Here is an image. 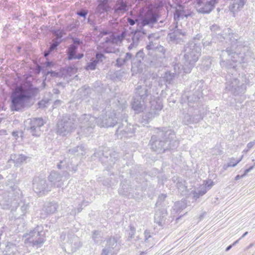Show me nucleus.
Here are the masks:
<instances>
[{
    "label": "nucleus",
    "instance_id": "obj_1",
    "mask_svg": "<svg viewBox=\"0 0 255 255\" xmlns=\"http://www.w3.org/2000/svg\"><path fill=\"white\" fill-rule=\"evenodd\" d=\"M236 45H232V49L227 48L226 50H222L220 54V65L228 73L226 76V89L235 95L244 94L246 90L247 80L241 81L238 77L237 63H242L248 61V56L244 52L238 53L233 51Z\"/></svg>",
    "mask_w": 255,
    "mask_h": 255
},
{
    "label": "nucleus",
    "instance_id": "obj_2",
    "mask_svg": "<svg viewBox=\"0 0 255 255\" xmlns=\"http://www.w3.org/2000/svg\"><path fill=\"white\" fill-rule=\"evenodd\" d=\"M151 87H148L147 85L138 86L135 91V95L133 98L132 102V108L136 113L138 114L143 112L145 110V102L146 101L147 97L149 95L150 98V108L146 110V113L143 116L142 119L148 123L149 120H151L155 116L159 115V112L163 108L162 99L158 96V91L155 89V92H153L150 93Z\"/></svg>",
    "mask_w": 255,
    "mask_h": 255
},
{
    "label": "nucleus",
    "instance_id": "obj_3",
    "mask_svg": "<svg viewBox=\"0 0 255 255\" xmlns=\"http://www.w3.org/2000/svg\"><path fill=\"white\" fill-rule=\"evenodd\" d=\"M0 206L3 209H11L14 211L17 207L18 204L20 205V211L22 216L25 215L29 209V203L21 202L18 200L21 196V192L19 189L13 186L12 185H3L0 186Z\"/></svg>",
    "mask_w": 255,
    "mask_h": 255
},
{
    "label": "nucleus",
    "instance_id": "obj_4",
    "mask_svg": "<svg viewBox=\"0 0 255 255\" xmlns=\"http://www.w3.org/2000/svg\"><path fill=\"white\" fill-rule=\"evenodd\" d=\"M152 150L161 153L166 150L176 148L179 144L174 131L167 128H158L156 135L151 136L150 140Z\"/></svg>",
    "mask_w": 255,
    "mask_h": 255
},
{
    "label": "nucleus",
    "instance_id": "obj_5",
    "mask_svg": "<svg viewBox=\"0 0 255 255\" xmlns=\"http://www.w3.org/2000/svg\"><path fill=\"white\" fill-rule=\"evenodd\" d=\"M201 46L200 43L190 41L187 43L181 53L183 55L184 65L177 64L174 66V69L176 74L182 72L189 73L195 66L201 55Z\"/></svg>",
    "mask_w": 255,
    "mask_h": 255
},
{
    "label": "nucleus",
    "instance_id": "obj_6",
    "mask_svg": "<svg viewBox=\"0 0 255 255\" xmlns=\"http://www.w3.org/2000/svg\"><path fill=\"white\" fill-rule=\"evenodd\" d=\"M81 131L86 135L92 132L96 124L100 127H110L114 126L117 123V118L115 113L102 116L98 118L91 116L90 115L84 114L79 119Z\"/></svg>",
    "mask_w": 255,
    "mask_h": 255
},
{
    "label": "nucleus",
    "instance_id": "obj_7",
    "mask_svg": "<svg viewBox=\"0 0 255 255\" xmlns=\"http://www.w3.org/2000/svg\"><path fill=\"white\" fill-rule=\"evenodd\" d=\"M38 92V89L31 84L17 87L10 97L11 110L19 111L24 108L29 100L35 97Z\"/></svg>",
    "mask_w": 255,
    "mask_h": 255
},
{
    "label": "nucleus",
    "instance_id": "obj_8",
    "mask_svg": "<svg viewBox=\"0 0 255 255\" xmlns=\"http://www.w3.org/2000/svg\"><path fill=\"white\" fill-rule=\"evenodd\" d=\"M196 91L193 94H189L186 96L187 100V105L190 107L188 109V113L184 115L183 123L188 125L189 124L196 123L202 120L203 115L201 113L200 110L195 109L193 113V108L196 106H198L199 100L202 97V92Z\"/></svg>",
    "mask_w": 255,
    "mask_h": 255
},
{
    "label": "nucleus",
    "instance_id": "obj_9",
    "mask_svg": "<svg viewBox=\"0 0 255 255\" xmlns=\"http://www.w3.org/2000/svg\"><path fill=\"white\" fill-rule=\"evenodd\" d=\"M24 243L37 248L41 247L45 241V234L42 226H37L33 230L23 235Z\"/></svg>",
    "mask_w": 255,
    "mask_h": 255
},
{
    "label": "nucleus",
    "instance_id": "obj_10",
    "mask_svg": "<svg viewBox=\"0 0 255 255\" xmlns=\"http://www.w3.org/2000/svg\"><path fill=\"white\" fill-rule=\"evenodd\" d=\"M152 42L146 46V49L149 51L148 54L151 56L150 65L155 67H161L165 61V49L162 46L153 47Z\"/></svg>",
    "mask_w": 255,
    "mask_h": 255
},
{
    "label": "nucleus",
    "instance_id": "obj_11",
    "mask_svg": "<svg viewBox=\"0 0 255 255\" xmlns=\"http://www.w3.org/2000/svg\"><path fill=\"white\" fill-rule=\"evenodd\" d=\"M77 126L74 118L64 117L57 123V132L59 135L66 136L73 132Z\"/></svg>",
    "mask_w": 255,
    "mask_h": 255
},
{
    "label": "nucleus",
    "instance_id": "obj_12",
    "mask_svg": "<svg viewBox=\"0 0 255 255\" xmlns=\"http://www.w3.org/2000/svg\"><path fill=\"white\" fill-rule=\"evenodd\" d=\"M66 170L62 171V173L58 171H52L48 176V181L50 185H51V188L54 186L57 188L61 187L63 185V182L69 177V174L67 166L66 167Z\"/></svg>",
    "mask_w": 255,
    "mask_h": 255
},
{
    "label": "nucleus",
    "instance_id": "obj_13",
    "mask_svg": "<svg viewBox=\"0 0 255 255\" xmlns=\"http://www.w3.org/2000/svg\"><path fill=\"white\" fill-rule=\"evenodd\" d=\"M61 242L66 247L71 248L72 252H75L82 246L80 239L74 234L68 233L67 234L62 233L60 237Z\"/></svg>",
    "mask_w": 255,
    "mask_h": 255
},
{
    "label": "nucleus",
    "instance_id": "obj_14",
    "mask_svg": "<svg viewBox=\"0 0 255 255\" xmlns=\"http://www.w3.org/2000/svg\"><path fill=\"white\" fill-rule=\"evenodd\" d=\"M32 187L35 193L40 195L46 194L51 190V185L48 183L45 178L42 176L34 177Z\"/></svg>",
    "mask_w": 255,
    "mask_h": 255
},
{
    "label": "nucleus",
    "instance_id": "obj_15",
    "mask_svg": "<svg viewBox=\"0 0 255 255\" xmlns=\"http://www.w3.org/2000/svg\"><path fill=\"white\" fill-rule=\"evenodd\" d=\"M27 122L28 125L26 126V130L29 131L32 136H39L42 133L41 128L45 123L43 119L41 118H33Z\"/></svg>",
    "mask_w": 255,
    "mask_h": 255
},
{
    "label": "nucleus",
    "instance_id": "obj_16",
    "mask_svg": "<svg viewBox=\"0 0 255 255\" xmlns=\"http://www.w3.org/2000/svg\"><path fill=\"white\" fill-rule=\"evenodd\" d=\"M134 132V126L128 124L127 121L125 120L121 125L119 126L116 134L119 138L122 139L131 137Z\"/></svg>",
    "mask_w": 255,
    "mask_h": 255
},
{
    "label": "nucleus",
    "instance_id": "obj_17",
    "mask_svg": "<svg viewBox=\"0 0 255 255\" xmlns=\"http://www.w3.org/2000/svg\"><path fill=\"white\" fill-rule=\"evenodd\" d=\"M117 247V241L114 237H111L107 239V244L103 249L101 255H116L118 249Z\"/></svg>",
    "mask_w": 255,
    "mask_h": 255
},
{
    "label": "nucleus",
    "instance_id": "obj_18",
    "mask_svg": "<svg viewBox=\"0 0 255 255\" xmlns=\"http://www.w3.org/2000/svg\"><path fill=\"white\" fill-rule=\"evenodd\" d=\"M25 247L23 246H16L11 243H8L3 251V255H24Z\"/></svg>",
    "mask_w": 255,
    "mask_h": 255
},
{
    "label": "nucleus",
    "instance_id": "obj_19",
    "mask_svg": "<svg viewBox=\"0 0 255 255\" xmlns=\"http://www.w3.org/2000/svg\"><path fill=\"white\" fill-rule=\"evenodd\" d=\"M197 4L200 6L198 11L199 13L205 14L209 13L214 8L215 5L218 3L219 0H210L205 3H202L203 0H195Z\"/></svg>",
    "mask_w": 255,
    "mask_h": 255
},
{
    "label": "nucleus",
    "instance_id": "obj_20",
    "mask_svg": "<svg viewBox=\"0 0 255 255\" xmlns=\"http://www.w3.org/2000/svg\"><path fill=\"white\" fill-rule=\"evenodd\" d=\"M158 15L152 9H148L140 19L139 24L142 26L153 24L157 22Z\"/></svg>",
    "mask_w": 255,
    "mask_h": 255
},
{
    "label": "nucleus",
    "instance_id": "obj_21",
    "mask_svg": "<svg viewBox=\"0 0 255 255\" xmlns=\"http://www.w3.org/2000/svg\"><path fill=\"white\" fill-rule=\"evenodd\" d=\"M128 2L124 0H116L112 8L115 15L121 16L128 10Z\"/></svg>",
    "mask_w": 255,
    "mask_h": 255
},
{
    "label": "nucleus",
    "instance_id": "obj_22",
    "mask_svg": "<svg viewBox=\"0 0 255 255\" xmlns=\"http://www.w3.org/2000/svg\"><path fill=\"white\" fill-rule=\"evenodd\" d=\"M177 27V25H176L174 31L168 34L169 41L175 43L183 42V37L185 35V32L178 29Z\"/></svg>",
    "mask_w": 255,
    "mask_h": 255
},
{
    "label": "nucleus",
    "instance_id": "obj_23",
    "mask_svg": "<svg viewBox=\"0 0 255 255\" xmlns=\"http://www.w3.org/2000/svg\"><path fill=\"white\" fill-rule=\"evenodd\" d=\"M167 215L166 209L161 208L156 211L154 215V222L159 226L162 227L165 224V219Z\"/></svg>",
    "mask_w": 255,
    "mask_h": 255
},
{
    "label": "nucleus",
    "instance_id": "obj_24",
    "mask_svg": "<svg viewBox=\"0 0 255 255\" xmlns=\"http://www.w3.org/2000/svg\"><path fill=\"white\" fill-rule=\"evenodd\" d=\"M214 183L211 180L206 181V183L203 185L200 190L194 191L193 193L194 198L196 199L199 198L200 196L204 195L208 190H209L213 185Z\"/></svg>",
    "mask_w": 255,
    "mask_h": 255
},
{
    "label": "nucleus",
    "instance_id": "obj_25",
    "mask_svg": "<svg viewBox=\"0 0 255 255\" xmlns=\"http://www.w3.org/2000/svg\"><path fill=\"white\" fill-rule=\"evenodd\" d=\"M111 8L108 0H100L96 8L95 12L96 13L101 14L108 12Z\"/></svg>",
    "mask_w": 255,
    "mask_h": 255
},
{
    "label": "nucleus",
    "instance_id": "obj_26",
    "mask_svg": "<svg viewBox=\"0 0 255 255\" xmlns=\"http://www.w3.org/2000/svg\"><path fill=\"white\" fill-rule=\"evenodd\" d=\"M27 157L23 154H11L8 162H12L15 164V166H20L24 161H25Z\"/></svg>",
    "mask_w": 255,
    "mask_h": 255
},
{
    "label": "nucleus",
    "instance_id": "obj_27",
    "mask_svg": "<svg viewBox=\"0 0 255 255\" xmlns=\"http://www.w3.org/2000/svg\"><path fill=\"white\" fill-rule=\"evenodd\" d=\"M126 31L124 30L120 34L116 36H111L106 38V44L121 42L125 37Z\"/></svg>",
    "mask_w": 255,
    "mask_h": 255
},
{
    "label": "nucleus",
    "instance_id": "obj_28",
    "mask_svg": "<svg viewBox=\"0 0 255 255\" xmlns=\"http://www.w3.org/2000/svg\"><path fill=\"white\" fill-rule=\"evenodd\" d=\"M143 36L141 35V32L135 30L132 37V42L129 45L128 49L131 50L135 48L138 45L140 40H141Z\"/></svg>",
    "mask_w": 255,
    "mask_h": 255
},
{
    "label": "nucleus",
    "instance_id": "obj_29",
    "mask_svg": "<svg viewBox=\"0 0 255 255\" xmlns=\"http://www.w3.org/2000/svg\"><path fill=\"white\" fill-rule=\"evenodd\" d=\"M124 182H125V181L121 183V187L119 189V193L128 198H133V194L130 192L131 188L128 185L125 184Z\"/></svg>",
    "mask_w": 255,
    "mask_h": 255
},
{
    "label": "nucleus",
    "instance_id": "obj_30",
    "mask_svg": "<svg viewBox=\"0 0 255 255\" xmlns=\"http://www.w3.org/2000/svg\"><path fill=\"white\" fill-rule=\"evenodd\" d=\"M58 205L56 202H49L47 203L44 206L43 211L46 213L47 215H50L55 213L58 208Z\"/></svg>",
    "mask_w": 255,
    "mask_h": 255
},
{
    "label": "nucleus",
    "instance_id": "obj_31",
    "mask_svg": "<svg viewBox=\"0 0 255 255\" xmlns=\"http://www.w3.org/2000/svg\"><path fill=\"white\" fill-rule=\"evenodd\" d=\"M187 204L185 200H181L175 203L171 211L172 214H175L180 212L186 207Z\"/></svg>",
    "mask_w": 255,
    "mask_h": 255
},
{
    "label": "nucleus",
    "instance_id": "obj_32",
    "mask_svg": "<svg viewBox=\"0 0 255 255\" xmlns=\"http://www.w3.org/2000/svg\"><path fill=\"white\" fill-rule=\"evenodd\" d=\"M144 243L145 246L148 248H151L154 245V242L152 237L151 233L147 230L144 232Z\"/></svg>",
    "mask_w": 255,
    "mask_h": 255
},
{
    "label": "nucleus",
    "instance_id": "obj_33",
    "mask_svg": "<svg viewBox=\"0 0 255 255\" xmlns=\"http://www.w3.org/2000/svg\"><path fill=\"white\" fill-rule=\"evenodd\" d=\"M174 182L175 180L173 179ZM176 181V187L179 190L181 191L182 194H184L186 191L187 187L185 186V182L182 179L180 178H177Z\"/></svg>",
    "mask_w": 255,
    "mask_h": 255
},
{
    "label": "nucleus",
    "instance_id": "obj_34",
    "mask_svg": "<svg viewBox=\"0 0 255 255\" xmlns=\"http://www.w3.org/2000/svg\"><path fill=\"white\" fill-rule=\"evenodd\" d=\"M78 49L77 45H70L67 51L68 58L69 60H73L76 55V51Z\"/></svg>",
    "mask_w": 255,
    "mask_h": 255
},
{
    "label": "nucleus",
    "instance_id": "obj_35",
    "mask_svg": "<svg viewBox=\"0 0 255 255\" xmlns=\"http://www.w3.org/2000/svg\"><path fill=\"white\" fill-rule=\"evenodd\" d=\"M69 152L72 154H75L77 153V155L85 154V147L83 145L77 146L73 149H69Z\"/></svg>",
    "mask_w": 255,
    "mask_h": 255
},
{
    "label": "nucleus",
    "instance_id": "obj_36",
    "mask_svg": "<svg viewBox=\"0 0 255 255\" xmlns=\"http://www.w3.org/2000/svg\"><path fill=\"white\" fill-rule=\"evenodd\" d=\"M240 161L241 159L236 160L234 157H232L229 159V163L223 165V168L226 170L229 167H235Z\"/></svg>",
    "mask_w": 255,
    "mask_h": 255
},
{
    "label": "nucleus",
    "instance_id": "obj_37",
    "mask_svg": "<svg viewBox=\"0 0 255 255\" xmlns=\"http://www.w3.org/2000/svg\"><path fill=\"white\" fill-rule=\"evenodd\" d=\"M144 57V54L143 52V50H139L138 52L136 53L135 57L133 60L132 64L135 65L137 62V66L138 64L140 63L141 61L143 60Z\"/></svg>",
    "mask_w": 255,
    "mask_h": 255
},
{
    "label": "nucleus",
    "instance_id": "obj_38",
    "mask_svg": "<svg viewBox=\"0 0 255 255\" xmlns=\"http://www.w3.org/2000/svg\"><path fill=\"white\" fill-rule=\"evenodd\" d=\"M114 43L106 44V40L102 44V46L104 48L103 51L105 53H113L115 52V49L112 46Z\"/></svg>",
    "mask_w": 255,
    "mask_h": 255
},
{
    "label": "nucleus",
    "instance_id": "obj_39",
    "mask_svg": "<svg viewBox=\"0 0 255 255\" xmlns=\"http://www.w3.org/2000/svg\"><path fill=\"white\" fill-rule=\"evenodd\" d=\"M187 17V15L185 14V12L183 10L177 9L175 10V12L174 15V18L175 20L179 19V18H184V17Z\"/></svg>",
    "mask_w": 255,
    "mask_h": 255
},
{
    "label": "nucleus",
    "instance_id": "obj_40",
    "mask_svg": "<svg viewBox=\"0 0 255 255\" xmlns=\"http://www.w3.org/2000/svg\"><path fill=\"white\" fill-rule=\"evenodd\" d=\"M53 34L55 36V40L59 41L63 36L65 34L63 30H54L52 31Z\"/></svg>",
    "mask_w": 255,
    "mask_h": 255
},
{
    "label": "nucleus",
    "instance_id": "obj_41",
    "mask_svg": "<svg viewBox=\"0 0 255 255\" xmlns=\"http://www.w3.org/2000/svg\"><path fill=\"white\" fill-rule=\"evenodd\" d=\"M174 77V75L170 72H166L163 77H162L164 83H170Z\"/></svg>",
    "mask_w": 255,
    "mask_h": 255
},
{
    "label": "nucleus",
    "instance_id": "obj_42",
    "mask_svg": "<svg viewBox=\"0 0 255 255\" xmlns=\"http://www.w3.org/2000/svg\"><path fill=\"white\" fill-rule=\"evenodd\" d=\"M101 238L100 232L98 231H94L93 232L92 238L94 242L96 244L100 243V238Z\"/></svg>",
    "mask_w": 255,
    "mask_h": 255
},
{
    "label": "nucleus",
    "instance_id": "obj_43",
    "mask_svg": "<svg viewBox=\"0 0 255 255\" xmlns=\"http://www.w3.org/2000/svg\"><path fill=\"white\" fill-rule=\"evenodd\" d=\"M166 197H167L166 194H161L159 195L158 197L157 201L156 203V206H158L162 205V203L164 202V201L165 200V199Z\"/></svg>",
    "mask_w": 255,
    "mask_h": 255
},
{
    "label": "nucleus",
    "instance_id": "obj_44",
    "mask_svg": "<svg viewBox=\"0 0 255 255\" xmlns=\"http://www.w3.org/2000/svg\"><path fill=\"white\" fill-rule=\"evenodd\" d=\"M97 63L98 62L96 60H93L91 62L88 63L86 66V69L91 70H93L95 69Z\"/></svg>",
    "mask_w": 255,
    "mask_h": 255
},
{
    "label": "nucleus",
    "instance_id": "obj_45",
    "mask_svg": "<svg viewBox=\"0 0 255 255\" xmlns=\"http://www.w3.org/2000/svg\"><path fill=\"white\" fill-rule=\"evenodd\" d=\"M135 233V228L131 225L129 226V230L128 231V239H132Z\"/></svg>",
    "mask_w": 255,
    "mask_h": 255
},
{
    "label": "nucleus",
    "instance_id": "obj_46",
    "mask_svg": "<svg viewBox=\"0 0 255 255\" xmlns=\"http://www.w3.org/2000/svg\"><path fill=\"white\" fill-rule=\"evenodd\" d=\"M234 1L233 2V5L235 7L236 5L237 6V8H240L242 7L244 4V0H233Z\"/></svg>",
    "mask_w": 255,
    "mask_h": 255
},
{
    "label": "nucleus",
    "instance_id": "obj_47",
    "mask_svg": "<svg viewBox=\"0 0 255 255\" xmlns=\"http://www.w3.org/2000/svg\"><path fill=\"white\" fill-rule=\"evenodd\" d=\"M61 43V40L59 41H56L54 40V42L52 44H51L50 46L49 49L50 50V51H52L54 50H55L57 47Z\"/></svg>",
    "mask_w": 255,
    "mask_h": 255
},
{
    "label": "nucleus",
    "instance_id": "obj_48",
    "mask_svg": "<svg viewBox=\"0 0 255 255\" xmlns=\"http://www.w3.org/2000/svg\"><path fill=\"white\" fill-rule=\"evenodd\" d=\"M127 21L130 25H134L136 23H140L137 19H133L131 17H128Z\"/></svg>",
    "mask_w": 255,
    "mask_h": 255
},
{
    "label": "nucleus",
    "instance_id": "obj_49",
    "mask_svg": "<svg viewBox=\"0 0 255 255\" xmlns=\"http://www.w3.org/2000/svg\"><path fill=\"white\" fill-rule=\"evenodd\" d=\"M88 14V10L84 9H81L79 11L77 12V14L80 16L86 17V15Z\"/></svg>",
    "mask_w": 255,
    "mask_h": 255
},
{
    "label": "nucleus",
    "instance_id": "obj_50",
    "mask_svg": "<svg viewBox=\"0 0 255 255\" xmlns=\"http://www.w3.org/2000/svg\"><path fill=\"white\" fill-rule=\"evenodd\" d=\"M125 60L124 58L120 57L117 59V65L119 67L122 66L124 64L126 63Z\"/></svg>",
    "mask_w": 255,
    "mask_h": 255
},
{
    "label": "nucleus",
    "instance_id": "obj_51",
    "mask_svg": "<svg viewBox=\"0 0 255 255\" xmlns=\"http://www.w3.org/2000/svg\"><path fill=\"white\" fill-rule=\"evenodd\" d=\"M138 27H139V28H137L136 30L137 31V32H141V35L142 36H143L144 35L146 34V30H144L142 26H141V25L139 24V25H138Z\"/></svg>",
    "mask_w": 255,
    "mask_h": 255
},
{
    "label": "nucleus",
    "instance_id": "obj_52",
    "mask_svg": "<svg viewBox=\"0 0 255 255\" xmlns=\"http://www.w3.org/2000/svg\"><path fill=\"white\" fill-rule=\"evenodd\" d=\"M73 42L72 45H77V47L82 43V41L78 38H73Z\"/></svg>",
    "mask_w": 255,
    "mask_h": 255
},
{
    "label": "nucleus",
    "instance_id": "obj_53",
    "mask_svg": "<svg viewBox=\"0 0 255 255\" xmlns=\"http://www.w3.org/2000/svg\"><path fill=\"white\" fill-rule=\"evenodd\" d=\"M104 57V55L102 53H97L96 55V59L95 60H96L97 62H98L100 61H102V59Z\"/></svg>",
    "mask_w": 255,
    "mask_h": 255
},
{
    "label": "nucleus",
    "instance_id": "obj_54",
    "mask_svg": "<svg viewBox=\"0 0 255 255\" xmlns=\"http://www.w3.org/2000/svg\"><path fill=\"white\" fill-rule=\"evenodd\" d=\"M132 57V55L130 53H127L126 56L124 58L126 62L127 63L128 61L131 60Z\"/></svg>",
    "mask_w": 255,
    "mask_h": 255
},
{
    "label": "nucleus",
    "instance_id": "obj_55",
    "mask_svg": "<svg viewBox=\"0 0 255 255\" xmlns=\"http://www.w3.org/2000/svg\"><path fill=\"white\" fill-rule=\"evenodd\" d=\"M255 165V163L253 166H252L250 167H249V168L246 169L244 171V174H242V176H245L248 174V173H249L250 171H251L254 168Z\"/></svg>",
    "mask_w": 255,
    "mask_h": 255
},
{
    "label": "nucleus",
    "instance_id": "obj_56",
    "mask_svg": "<svg viewBox=\"0 0 255 255\" xmlns=\"http://www.w3.org/2000/svg\"><path fill=\"white\" fill-rule=\"evenodd\" d=\"M201 38V35L199 34H198L191 41H195V42L200 43L199 42V41Z\"/></svg>",
    "mask_w": 255,
    "mask_h": 255
},
{
    "label": "nucleus",
    "instance_id": "obj_57",
    "mask_svg": "<svg viewBox=\"0 0 255 255\" xmlns=\"http://www.w3.org/2000/svg\"><path fill=\"white\" fill-rule=\"evenodd\" d=\"M210 29L212 31H217L219 29V27L216 24H214L211 26Z\"/></svg>",
    "mask_w": 255,
    "mask_h": 255
},
{
    "label": "nucleus",
    "instance_id": "obj_58",
    "mask_svg": "<svg viewBox=\"0 0 255 255\" xmlns=\"http://www.w3.org/2000/svg\"><path fill=\"white\" fill-rule=\"evenodd\" d=\"M65 162V160H61L59 164L57 165V167L59 169H64L65 164H64Z\"/></svg>",
    "mask_w": 255,
    "mask_h": 255
},
{
    "label": "nucleus",
    "instance_id": "obj_59",
    "mask_svg": "<svg viewBox=\"0 0 255 255\" xmlns=\"http://www.w3.org/2000/svg\"><path fill=\"white\" fill-rule=\"evenodd\" d=\"M53 65V63L51 61H46L44 64V66L45 67H50Z\"/></svg>",
    "mask_w": 255,
    "mask_h": 255
},
{
    "label": "nucleus",
    "instance_id": "obj_60",
    "mask_svg": "<svg viewBox=\"0 0 255 255\" xmlns=\"http://www.w3.org/2000/svg\"><path fill=\"white\" fill-rule=\"evenodd\" d=\"M255 144V140L249 142L247 144V147L248 149L252 148Z\"/></svg>",
    "mask_w": 255,
    "mask_h": 255
},
{
    "label": "nucleus",
    "instance_id": "obj_61",
    "mask_svg": "<svg viewBox=\"0 0 255 255\" xmlns=\"http://www.w3.org/2000/svg\"><path fill=\"white\" fill-rule=\"evenodd\" d=\"M83 54L79 53L78 55H76L75 58L73 59H80L83 57Z\"/></svg>",
    "mask_w": 255,
    "mask_h": 255
},
{
    "label": "nucleus",
    "instance_id": "obj_62",
    "mask_svg": "<svg viewBox=\"0 0 255 255\" xmlns=\"http://www.w3.org/2000/svg\"><path fill=\"white\" fill-rule=\"evenodd\" d=\"M162 77H160L159 79V80L158 81V85L159 86L161 87L163 85L166 84L167 83H164V81H163V79L161 80Z\"/></svg>",
    "mask_w": 255,
    "mask_h": 255
},
{
    "label": "nucleus",
    "instance_id": "obj_63",
    "mask_svg": "<svg viewBox=\"0 0 255 255\" xmlns=\"http://www.w3.org/2000/svg\"><path fill=\"white\" fill-rule=\"evenodd\" d=\"M48 73H50L52 77H57L58 75V73L57 72L52 71L48 72Z\"/></svg>",
    "mask_w": 255,
    "mask_h": 255
},
{
    "label": "nucleus",
    "instance_id": "obj_64",
    "mask_svg": "<svg viewBox=\"0 0 255 255\" xmlns=\"http://www.w3.org/2000/svg\"><path fill=\"white\" fill-rule=\"evenodd\" d=\"M108 34V32L107 31H102L100 32L99 36V37H103L104 35H106Z\"/></svg>",
    "mask_w": 255,
    "mask_h": 255
}]
</instances>
